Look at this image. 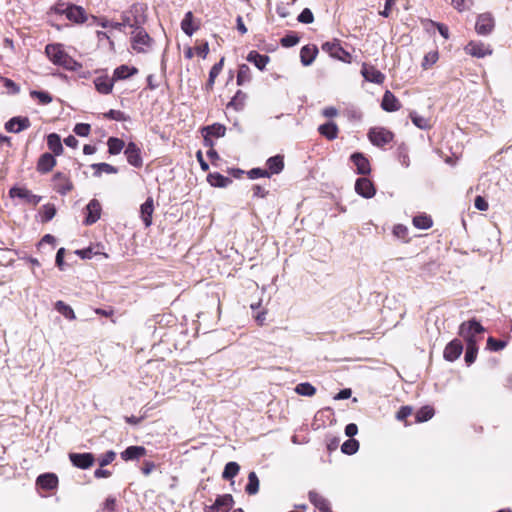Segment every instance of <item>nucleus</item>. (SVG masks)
<instances>
[{"instance_id":"1","label":"nucleus","mask_w":512,"mask_h":512,"mask_svg":"<svg viewBox=\"0 0 512 512\" xmlns=\"http://www.w3.org/2000/svg\"><path fill=\"white\" fill-rule=\"evenodd\" d=\"M45 53L49 60L57 66H61L69 71H77L82 66L73 59L65 50L62 44H48L45 47Z\"/></svg>"},{"instance_id":"2","label":"nucleus","mask_w":512,"mask_h":512,"mask_svg":"<svg viewBox=\"0 0 512 512\" xmlns=\"http://www.w3.org/2000/svg\"><path fill=\"white\" fill-rule=\"evenodd\" d=\"M484 327L475 319L463 322L459 326V335L465 340L466 344H478L482 339Z\"/></svg>"},{"instance_id":"3","label":"nucleus","mask_w":512,"mask_h":512,"mask_svg":"<svg viewBox=\"0 0 512 512\" xmlns=\"http://www.w3.org/2000/svg\"><path fill=\"white\" fill-rule=\"evenodd\" d=\"M368 138L373 145L382 147L392 141L393 133L386 128L375 127L369 130Z\"/></svg>"},{"instance_id":"4","label":"nucleus","mask_w":512,"mask_h":512,"mask_svg":"<svg viewBox=\"0 0 512 512\" xmlns=\"http://www.w3.org/2000/svg\"><path fill=\"white\" fill-rule=\"evenodd\" d=\"M9 196L11 198H19L23 200L25 203L30 204L32 206H36L42 200V197L36 194H33L30 190L25 187L14 186L9 190Z\"/></svg>"},{"instance_id":"5","label":"nucleus","mask_w":512,"mask_h":512,"mask_svg":"<svg viewBox=\"0 0 512 512\" xmlns=\"http://www.w3.org/2000/svg\"><path fill=\"white\" fill-rule=\"evenodd\" d=\"M322 50L335 59L346 63L351 62V54L343 49L339 42H326L322 45Z\"/></svg>"},{"instance_id":"6","label":"nucleus","mask_w":512,"mask_h":512,"mask_svg":"<svg viewBox=\"0 0 512 512\" xmlns=\"http://www.w3.org/2000/svg\"><path fill=\"white\" fill-rule=\"evenodd\" d=\"M233 504L234 500L232 495H220L212 505L205 507V512H229Z\"/></svg>"},{"instance_id":"7","label":"nucleus","mask_w":512,"mask_h":512,"mask_svg":"<svg viewBox=\"0 0 512 512\" xmlns=\"http://www.w3.org/2000/svg\"><path fill=\"white\" fill-rule=\"evenodd\" d=\"M151 43L152 39L143 29H138L132 38V47L139 53L147 52Z\"/></svg>"},{"instance_id":"8","label":"nucleus","mask_w":512,"mask_h":512,"mask_svg":"<svg viewBox=\"0 0 512 512\" xmlns=\"http://www.w3.org/2000/svg\"><path fill=\"white\" fill-rule=\"evenodd\" d=\"M494 29V19L491 14L483 13L477 18L475 30L479 35H489Z\"/></svg>"},{"instance_id":"9","label":"nucleus","mask_w":512,"mask_h":512,"mask_svg":"<svg viewBox=\"0 0 512 512\" xmlns=\"http://www.w3.org/2000/svg\"><path fill=\"white\" fill-rule=\"evenodd\" d=\"M69 459L73 466L83 470L90 468L95 461L94 455L88 452L69 453Z\"/></svg>"},{"instance_id":"10","label":"nucleus","mask_w":512,"mask_h":512,"mask_svg":"<svg viewBox=\"0 0 512 512\" xmlns=\"http://www.w3.org/2000/svg\"><path fill=\"white\" fill-rule=\"evenodd\" d=\"M355 191L358 195L366 199L372 198L376 193L372 181L366 177H360L356 180Z\"/></svg>"},{"instance_id":"11","label":"nucleus","mask_w":512,"mask_h":512,"mask_svg":"<svg viewBox=\"0 0 512 512\" xmlns=\"http://www.w3.org/2000/svg\"><path fill=\"white\" fill-rule=\"evenodd\" d=\"M127 161L133 167L139 168L143 165L140 148L134 143L129 142L124 150Z\"/></svg>"},{"instance_id":"12","label":"nucleus","mask_w":512,"mask_h":512,"mask_svg":"<svg viewBox=\"0 0 512 512\" xmlns=\"http://www.w3.org/2000/svg\"><path fill=\"white\" fill-rule=\"evenodd\" d=\"M465 51L467 54L477 58H483L492 54V49L488 45L477 41H470L466 45Z\"/></svg>"},{"instance_id":"13","label":"nucleus","mask_w":512,"mask_h":512,"mask_svg":"<svg viewBox=\"0 0 512 512\" xmlns=\"http://www.w3.org/2000/svg\"><path fill=\"white\" fill-rule=\"evenodd\" d=\"M462 351V342L459 339H454L446 345L443 356L447 361L453 362L460 357Z\"/></svg>"},{"instance_id":"14","label":"nucleus","mask_w":512,"mask_h":512,"mask_svg":"<svg viewBox=\"0 0 512 512\" xmlns=\"http://www.w3.org/2000/svg\"><path fill=\"white\" fill-rule=\"evenodd\" d=\"M54 189L61 195H66L73 188L70 179L63 173L57 172L53 176Z\"/></svg>"},{"instance_id":"15","label":"nucleus","mask_w":512,"mask_h":512,"mask_svg":"<svg viewBox=\"0 0 512 512\" xmlns=\"http://www.w3.org/2000/svg\"><path fill=\"white\" fill-rule=\"evenodd\" d=\"M31 123L27 117H13L5 124V129L10 133H20L21 131L28 129Z\"/></svg>"},{"instance_id":"16","label":"nucleus","mask_w":512,"mask_h":512,"mask_svg":"<svg viewBox=\"0 0 512 512\" xmlns=\"http://www.w3.org/2000/svg\"><path fill=\"white\" fill-rule=\"evenodd\" d=\"M361 74L366 81L381 84L383 83L385 76L382 72L376 69L374 66L363 63Z\"/></svg>"},{"instance_id":"17","label":"nucleus","mask_w":512,"mask_h":512,"mask_svg":"<svg viewBox=\"0 0 512 512\" xmlns=\"http://www.w3.org/2000/svg\"><path fill=\"white\" fill-rule=\"evenodd\" d=\"M202 133L204 136V142L206 146H212V142L209 139V136L214 137H223L226 133V127L222 124L215 123L210 126H206L202 129Z\"/></svg>"},{"instance_id":"18","label":"nucleus","mask_w":512,"mask_h":512,"mask_svg":"<svg viewBox=\"0 0 512 512\" xmlns=\"http://www.w3.org/2000/svg\"><path fill=\"white\" fill-rule=\"evenodd\" d=\"M147 454V450L144 446H129L120 453V457L123 461H137Z\"/></svg>"},{"instance_id":"19","label":"nucleus","mask_w":512,"mask_h":512,"mask_svg":"<svg viewBox=\"0 0 512 512\" xmlns=\"http://www.w3.org/2000/svg\"><path fill=\"white\" fill-rule=\"evenodd\" d=\"M87 215L84 220L86 225H92L98 221L101 215V205L96 199H92L86 206Z\"/></svg>"},{"instance_id":"20","label":"nucleus","mask_w":512,"mask_h":512,"mask_svg":"<svg viewBox=\"0 0 512 512\" xmlns=\"http://www.w3.org/2000/svg\"><path fill=\"white\" fill-rule=\"evenodd\" d=\"M353 164L356 166V173L367 175L371 172V167L368 159L362 153H353L350 157Z\"/></svg>"},{"instance_id":"21","label":"nucleus","mask_w":512,"mask_h":512,"mask_svg":"<svg viewBox=\"0 0 512 512\" xmlns=\"http://www.w3.org/2000/svg\"><path fill=\"white\" fill-rule=\"evenodd\" d=\"M36 484L44 490L51 491L58 486V477L54 473H44L37 477Z\"/></svg>"},{"instance_id":"22","label":"nucleus","mask_w":512,"mask_h":512,"mask_svg":"<svg viewBox=\"0 0 512 512\" xmlns=\"http://www.w3.org/2000/svg\"><path fill=\"white\" fill-rule=\"evenodd\" d=\"M67 19L76 24H82L87 20V14L83 7L69 4Z\"/></svg>"},{"instance_id":"23","label":"nucleus","mask_w":512,"mask_h":512,"mask_svg":"<svg viewBox=\"0 0 512 512\" xmlns=\"http://www.w3.org/2000/svg\"><path fill=\"white\" fill-rule=\"evenodd\" d=\"M56 165V159L54 155L50 153H44L40 156L37 162V171L46 174L50 172Z\"/></svg>"},{"instance_id":"24","label":"nucleus","mask_w":512,"mask_h":512,"mask_svg":"<svg viewBox=\"0 0 512 512\" xmlns=\"http://www.w3.org/2000/svg\"><path fill=\"white\" fill-rule=\"evenodd\" d=\"M318 54V49L315 45H305L300 50V60L302 65H311Z\"/></svg>"},{"instance_id":"25","label":"nucleus","mask_w":512,"mask_h":512,"mask_svg":"<svg viewBox=\"0 0 512 512\" xmlns=\"http://www.w3.org/2000/svg\"><path fill=\"white\" fill-rule=\"evenodd\" d=\"M381 107L387 112H394L399 110L400 104L395 95L387 90L383 95Z\"/></svg>"},{"instance_id":"26","label":"nucleus","mask_w":512,"mask_h":512,"mask_svg":"<svg viewBox=\"0 0 512 512\" xmlns=\"http://www.w3.org/2000/svg\"><path fill=\"white\" fill-rule=\"evenodd\" d=\"M309 500L320 512H331L329 501L319 493L310 491Z\"/></svg>"},{"instance_id":"27","label":"nucleus","mask_w":512,"mask_h":512,"mask_svg":"<svg viewBox=\"0 0 512 512\" xmlns=\"http://www.w3.org/2000/svg\"><path fill=\"white\" fill-rule=\"evenodd\" d=\"M96 90L101 94H109L112 92L114 86L113 78H109L107 75L99 76L94 80Z\"/></svg>"},{"instance_id":"28","label":"nucleus","mask_w":512,"mask_h":512,"mask_svg":"<svg viewBox=\"0 0 512 512\" xmlns=\"http://www.w3.org/2000/svg\"><path fill=\"white\" fill-rule=\"evenodd\" d=\"M153 211H154L153 199L151 197H149L146 199V201L140 207L141 218L146 227H149L152 224Z\"/></svg>"},{"instance_id":"29","label":"nucleus","mask_w":512,"mask_h":512,"mask_svg":"<svg viewBox=\"0 0 512 512\" xmlns=\"http://www.w3.org/2000/svg\"><path fill=\"white\" fill-rule=\"evenodd\" d=\"M247 61L253 63L259 70L263 71L269 63L268 55L260 54L257 51H250L247 55Z\"/></svg>"},{"instance_id":"30","label":"nucleus","mask_w":512,"mask_h":512,"mask_svg":"<svg viewBox=\"0 0 512 512\" xmlns=\"http://www.w3.org/2000/svg\"><path fill=\"white\" fill-rule=\"evenodd\" d=\"M268 171L271 174H279L284 169V158L282 155H275L266 161Z\"/></svg>"},{"instance_id":"31","label":"nucleus","mask_w":512,"mask_h":512,"mask_svg":"<svg viewBox=\"0 0 512 512\" xmlns=\"http://www.w3.org/2000/svg\"><path fill=\"white\" fill-rule=\"evenodd\" d=\"M138 70L135 67H130L128 65H121L117 67L113 72V80H124L135 74H137Z\"/></svg>"},{"instance_id":"32","label":"nucleus","mask_w":512,"mask_h":512,"mask_svg":"<svg viewBox=\"0 0 512 512\" xmlns=\"http://www.w3.org/2000/svg\"><path fill=\"white\" fill-rule=\"evenodd\" d=\"M48 148L53 152L55 156H59L63 152V146L61 138L56 133H51L47 136Z\"/></svg>"},{"instance_id":"33","label":"nucleus","mask_w":512,"mask_h":512,"mask_svg":"<svg viewBox=\"0 0 512 512\" xmlns=\"http://www.w3.org/2000/svg\"><path fill=\"white\" fill-rule=\"evenodd\" d=\"M319 133L328 140H334L338 136V127L334 122H327L318 128Z\"/></svg>"},{"instance_id":"34","label":"nucleus","mask_w":512,"mask_h":512,"mask_svg":"<svg viewBox=\"0 0 512 512\" xmlns=\"http://www.w3.org/2000/svg\"><path fill=\"white\" fill-rule=\"evenodd\" d=\"M208 182L211 186L224 188L232 183V180L229 177L223 176L219 173H211L207 177Z\"/></svg>"},{"instance_id":"35","label":"nucleus","mask_w":512,"mask_h":512,"mask_svg":"<svg viewBox=\"0 0 512 512\" xmlns=\"http://www.w3.org/2000/svg\"><path fill=\"white\" fill-rule=\"evenodd\" d=\"M246 98L247 95L241 90H238L231 101L227 104V108H232L235 111L242 110L245 106Z\"/></svg>"},{"instance_id":"36","label":"nucleus","mask_w":512,"mask_h":512,"mask_svg":"<svg viewBox=\"0 0 512 512\" xmlns=\"http://www.w3.org/2000/svg\"><path fill=\"white\" fill-rule=\"evenodd\" d=\"M181 29L188 36H192L198 29V26L193 25V14L191 11H188L181 21Z\"/></svg>"},{"instance_id":"37","label":"nucleus","mask_w":512,"mask_h":512,"mask_svg":"<svg viewBox=\"0 0 512 512\" xmlns=\"http://www.w3.org/2000/svg\"><path fill=\"white\" fill-rule=\"evenodd\" d=\"M91 167L95 170V177H100L102 173L116 174L118 172V169L115 166L108 163H95L92 164Z\"/></svg>"},{"instance_id":"38","label":"nucleus","mask_w":512,"mask_h":512,"mask_svg":"<svg viewBox=\"0 0 512 512\" xmlns=\"http://www.w3.org/2000/svg\"><path fill=\"white\" fill-rule=\"evenodd\" d=\"M251 70L248 65L241 64L237 73V85L242 86L251 81Z\"/></svg>"},{"instance_id":"39","label":"nucleus","mask_w":512,"mask_h":512,"mask_svg":"<svg viewBox=\"0 0 512 512\" xmlns=\"http://www.w3.org/2000/svg\"><path fill=\"white\" fill-rule=\"evenodd\" d=\"M224 58H222L218 63L214 64L209 72V78L206 83V88L211 90L214 86L216 77L220 74L223 68Z\"/></svg>"},{"instance_id":"40","label":"nucleus","mask_w":512,"mask_h":512,"mask_svg":"<svg viewBox=\"0 0 512 512\" xmlns=\"http://www.w3.org/2000/svg\"><path fill=\"white\" fill-rule=\"evenodd\" d=\"M245 491L248 495H255L259 491V479L254 471L248 475V483L245 487Z\"/></svg>"},{"instance_id":"41","label":"nucleus","mask_w":512,"mask_h":512,"mask_svg":"<svg viewBox=\"0 0 512 512\" xmlns=\"http://www.w3.org/2000/svg\"><path fill=\"white\" fill-rule=\"evenodd\" d=\"M413 225L418 229L426 230L433 225V221L430 216L420 214L413 218Z\"/></svg>"},{"instance_id":"42","label":"nucleus","mask_w":512,"mask_h":512,"mask_svg":"<svg viewBox=\"0 0 512 512\" xmlns=\"http://www.w3.org/2000/svg\"><path fill=\"white\" fill-rule=\"evenodd\" d=\"M107 145H108V152L111 155L119 154L125 147L124 141L119 138H116V137H110L107 141Z\"/></svg>"},{"instance_id":"43","label":"nucleus","mask_w":512,"mask_h":512,"mask_svg":"<svg viewBox=\"0 0 512 512\" xmlns=\"http://www.w3.org/2000/svg\"><path fill=\"white\" fill-rule=\"evenodd\" d=\"M55 309L66 319L74 320L76 318L74 310L61 300L55 303Z\"/></svg>"},{"instance_id":"44","label":"nucleus","mask_w":512,"mask_h":512,"mask_svg":"<svg viewBox=\"0 0 512 512\" xmlns=\"http://www.w3.org/2000/svg\"><path fill=\"white\" fill-rule=\"evenodd\" d=\"M412 123L422 130H427L431 127L430 120L424 116L418 115L416 112L410 113Z\"/></svg>"},{"instance_id":"45","label":"nucleus","mask_w":512,"mask_h":512,"mask_svg":"<svg viewBox=\"0 0 512 512\" xmlns=\"http://www.w3.org/2000/svg\"><path fill=\"white\" fill-rule=\"evenodd\" d=\"M239 470H240V466L238 463L233 462V461L228 462L224 467L222 477L225 480H230L238 474Z\"/></svg>"},{"instance_id":"46","label":"nucleus","mask_w":512,"mask_h":512,"mask_svg":"<svg viewBox=\"0 0 512 512\" xmlns=\"http://www.w3.org/2000/svg\"><path fill=\"white\" fill-rule=\"evenodd\" d=\"M41 221L42 222H49L51 221L55 214H56V208H55V205L54 204H45L43 205L42 209H41Z\"/></svg>"},{"instance_id":"47","label":"nucleus","mask_w":512,"mask_h":512,"mask_svg":"<svg viewBox=\"0 0 512 512\" xmlns=\"http://www.w3.org/2000/svg\"><path fill=\"white\" fill-rule=\"evenodd\" d=\"M358 449H359V442L356 439H351V438L346 440L341 446L342 453L347 454V455L355 454L358 451Z\"/></svg>"},{"instance_id":"48","label":"nucleus","mask_w":512,"mask_h":512,"mask_svg":"<svg viewBox=\"0 0 512 512\" xmlns=\"http://www.w3.org/2000/svg\"><path fill=\"white\" fill-rule=\"evenodd\" d=\"M295 391L299 395L311 397L316 393V388L308 382H303L296 386Z\"/></svg>"},{"instance_id":"49","label":"nucleus","mask_w":512,"mask_h":512,"mask_svg":"<svg viewBox=\"0 0 512 512\" xmlns=\"http://www.w3.org/2000/svg\"><path fill=\"white\" fill-rule=\"evenodd\" d=\"M434 416V409L430 406H424L419 409L416 413L417 422H425L430 420Z\"/></svg>"},{"instance_id":"50","label":"nucleus","mask_w":512,"mask_h":512,"mask_svg":"<svg viewBox=\"0 0 512 512\" xmlns=\"http://www.w3.org/2000/svg\"><path fill=\"white\" fill-rule=\"evenodd\" d=\"M478 346L477 344H466L465 362L467 365H471L477 357Z\"/></svg>"},{"instance_id":"51","label":"nucleus","mask_w":512,"mask_h":512,"mask_svg":"<svg viewBox=\"0 0 512 512\" xmlns=\"http://www.w3.org/2000/svg\"><path fill=\"white\" fill-rule=\"evenodd\" d=\"M30 96L36 98L43 105L49 104L52 101L51 95L45 91L33 90L30 92Z\"/></svg>"},{"instance_id":"52","label":"nucleus","mask_w":512,"mask_h":512,"mask_svg":"<svg viewBox=\"0 0 512 512\" xmlns=\"http://www.w3.org/2000/svg\"><path fill=\"white\" fill-rule=\"evenodd\" d=\"M299 40H300V38L297 35L291 33V34H287L283 38H281L280 43L283 47L289 48V47H293L296 44H298Z\"/></svg>"},{"instance_id":"53","label":"nucleus","mask_w":512,"mask_h":512,"mask_svg":"<svg viewBox=\"0 0 512 512\" xmlns=\"http://www.w3.org/2000/svg\"><path fill=\"white\" fill-rule=\"evenodd\" d=\"M437 60H438V52L431 51L424 56V59L422 62V67L424 69H427L430 66H432L433 64H435L437 62Z\"/></svg>"},{"instance_id":"54","label":"nucleus","mask_w":512,"mask_h":512,"mask_svg":"<svg viewBox=\"0 0 512 512\" xmlns=\"http://www.w3.org/2000/svg\"><path fill=\"white\" fill-rule=\"evenodd\" d=\"M297 20L303 24L312 23L314 21V16H313L312 11L309 8L303 9L302 12L298 15Z\"/></svg>"},{"instance_id":"55","label":"nucleus","mask_w":512,"mask_h":512,"mask_svg":"<svg viewBox=\"0 0 512 512\" xmlns=\"http://www.w3.org/2000/svg\"><path fill=\"white\" fill-rule=\"evenodd\" d=\"M506 346V343L501 340H496L493 337L487 339V347L491 351H500Z\"/></svg>"},{"instance_id":"56","label":"nucleus","mask_w":512,"mask_h":512,"mask_svg":"<svg viewBox=\"0 0 512 512\" xmlns=\"http://www.w3.org/2000/svg\"><path fill=\"white\" fill-rule=\"evenodd\" d=\"M90 125L86 123H78L75 125L73 131L80 137H87L90 133Z\"/></svg>"},{"instance_id":"57","label":"nucleus","mask_w":512,"mask_h":512,"mask_svg":"<svg viewBox=\"0 0 512 512\" xmlns=\"http://www.w3.org/2000/svg\"><path fill=\"white\" fill-rule=\"evenodd\" d=\"M115 457H116V453L114 451H112V450L107 451L105 454H103L98 459L100 467H104V466L109 465L111 462L114 461Z\"/></svg>"},{"instance_id":"58","label":"nucleus","mask_w":512,"mask_h":512,"mask_svg":"<svg viewBox=\"0 0 512 512\" xmlns=\"http://www.w3.org/2000/svg\"><path fill=\"white\" fill-rule=\"evenodd\" d=\"M248 177L250 179H257L262 177H270V173L266 169L262 168H253L248 172Z\"/></svg>"},{"instance_id":"59","label":"nucleus","mask_w":512,"mask_h":512,"mask_svg":"<svg viewBox=\"0 0 512 512\" xmlns=\"http://www.w3.org/2000/svg\"><path fill=\"white\" fill-rule=\"evenodd\" d=\"M393 235L398 239L405 240L408 236V228L402 224L395 225L393 228Z\"/></svg>"},{"instance_id":"60","label":"nucleus","mask_w":512,"mask_h":512,"mask_svg":"<svg viewBox=\"0 0 512 512\" xmlns=\"http://www.w3.org/2000/svg\"><path fill=\"white\" fill-rule=\"evenodd\" d=\"M68 5L69 4H65L63 2H58L53 7H51L50 12L58 15H65L67 17Z\"/></svg>"},{"instance_id":"61","label":"nucleus","mask_w":512,"mask_h":512,"mask_svg":"<svg viewBox=\"0 0 512 512\" xmlns=\"http://www.w3.org/2000/svg\"><path fill=\"white\" fill-rule=\"evenodd\" d=\"M1 80L4 83V87L8 90V92L10 94L19 93L20 88L14 81H12L11 79H8V78H1Z\"/></svg>"},{"instance_id":"62","label":"nucleus","mask_w":512,"mask_h":512,"mask_svg":"<svg viewBox=\"0 0 512 512\" xmlns=\"http://www.w3.org/2000/svg\"><path fill=\"white\" fill-rule=\"evenodd\" d=\"M105 117L109 118V119H112V120H116V121H124V120H126L124 112H122L120 110H114V109L109 110L105 114Z\"/></svg>"},{"instance_id":"63","label":"nucleus","mask_w":512,"mask_h":512,"mask_svg":"<svg viewBox=\"0 0 512 512\" xmlns=\"http://www.w3.org/2000/svg\"><path fill=\"white\" fill-rule=\"evenodd\" d=\"M453 6L460 12L465 11L472 5V0H452Z\"/></svg>"},{"instance_id":"64","label":"nucleus","mask_w":512,"mask_h":512,"mask_svg":"<svg viewBox=\"0 0 512 512\" xmlns=\"http://www.w3.org/2000/svg\"><path fill=\"white\" fill-rule=\"evenodd\" d=\"M412 414V408L410 406H402L396 414V418L399 421L405 420Z\"/></svg>"}]
</instances>
